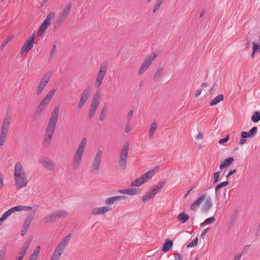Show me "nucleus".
Segmentation results:
<instances>
[{"instance_id":"bf43d9fd","label":"nucleus","mask_w":260,"mask_h":260,"mask_svg":"<svg viewBox=\"0 0 260 260\" xmlns=\"http://www.w3.org/2000/svg\"><path fill=\"white\" fill-rule=\"evenodd\" d=\"M238 212V210L237 209H236L234 210L233 214L232 216V220H234L236 219V218L237 216Z\"/></svg>"},{"instance_id":"7ed1b4c3","label":"nucleus","mask_w":260,"mask_h":260,"mask_svg":"<svg viewBox=\"0 0 260 260\" xmlns=\"http://www.w3.org/2000/svg\"><path fill=\"white\" fill-rule=\"evenodd\" d=\"M55 89H52L47 93L43 100L40 102L37 109L34 112L32 116V118L34 119H37L40 114L45 111L46 106L49 104L53 95L55 93Z\"/></svg>"},{"instance_id":"7c9ffc66","label":"nucleus","mask_w":260,"mask_h":260,"mask_svg":"<svg viewBox=\"0 0 260 260\" xmlns=\"http://www.w3.org/2000/svg\"><path fill=\"white\" fill-rule=\"evenodd\" d=\"M40 249L41 247L40 246H37L28 260H37L39 256Z\"/></svg>"},{"instance_id":"6ab92c4d","label":"nucleus","mask_w":260,"mask_h":260,"mask_svg":"<svg viewBox=\"0 0 260 260\" xmlns=\"http://www.w3.org/2000/svg\"><path fill=\"white\" fill-rule=\"evenodd\" d=\"M36 213V209H33L30 212L28 213L27 216L25 219V221L24 222L23 226L26 228L27 229L29 228V224L31 221L32 220L34 217H35Z\"/></svg>"},{"instance_id":"f03ea898","label":"nucleus","mask_w":260,"mask_h":260,"mask_svg":"<svg viewBox=\"0 0 260 260\" xmlns=\"http://www.w3.org/2000/svg\"><path fill=\"white\" fill-rule=\"evenodd\" d=\"M14 180L17 189H20L26 186L28 181L21 164L17 162L14 168Z\"/></svg>"},{"instance_id":"2f4dec72","label":"nucleus","mask_w":260,"mask_h":260,"mask_svg":"<svg viewBox=\"0 0 260 260\" xmlns=\"http://www.w3.org/2000/svg\"><path fill=\"white\" fill-rule=\"evenodd\" d=\"M165 183L166 180L163 179L162 181L159 182L157 185L154 186L152 190L154 191L155 194H156L162 189L165 185Z\"/></svg>"},{"instance_id":"5fc2aeb1","label":"nucleus","mask_w":260,"mask_h":260,"mask_svg":"<svg viewBox=\"0 0 260 260\" xmlns=\"http://www.w3.org/2000/svg\"><path fill=\"white\" fill-rule=\"evenodd\" d=\"M131 130V127H130V122H127L125 124V132L127 133L129 132Z\"/></svg>"},{"instance_id":"9b49d317","label":"nucleus","mask_w":260,"mask_h":260,"mask_svg":"<svg viewBox=\"0 0 260 260\" xmlns=\"http://www.w3.org/2000/svg\"><path fill=\"white\" fill-rule=\"evenodd\" d=\"M102 151L101 150H99L92 163L91 169V172L92 173L95 174L98 173L102 163Z\"/></svg>"},{"instance_id":"72a5a7b5","label":"nucleus","mask_w":260,"mask_h":260,"mask_svg":"<svg viewBox=\"0 0 260 260\" xmlns=\"http://www.w3.org/2000/svg\"><path fill=\"white\" fill-rule=\"evenodd\" d=\"M157 124L156 122H153L151 124L149 132V138L150 139H152L153 138L157 128Z\"/></svg>"},{"instance_id":"393cba45","label":"nucleus","mask_w":260,"mask_h":260,"mask_svg":"<svg viewBox=\"0 0 260 260\" xmlns=\"http://www.w3.org/2000/svg\"><path fill=\"white\" fill-rule=\"evenodd\" d=\"M234 159L233 157H229L221 162L219 168L221 170L230 166L234 162Z\"/></svg>"},{"instance_id":"09e8293b","label":"nucleus","mask_w":260,"mask_h":260,"mask_svg":"<svg viewBox=\"0 0 260 260\" xmlns=\"http://www.w3.org/2000/svg\"><path fill=\"white\" fill-rule=\"evenodd\" d=\"M198 242V239L197 238L194 239L191 242L189 243L187 246V247H196Z\"/></svg>"},{"instance_id":"b1692460","label":"nucleus","mask_w":260,"mask_h":260,"mask_svg":"<svg viewBox=\"0 0 260 260\" xmlns=\"http://www.w3.org/2000/svg\"><path fill=\"white\" fill-rule=\"evenodd\" d=\"M101 94L100 91H98V90L96 91L93 96V99L92 101V103H91L90 106L98 108L99 104H100V102H101Z\"/></svg>"},{"instance_id":"39448f33","label":"nucleus","mask_w":260,"mask_h":260,"mask_svg":"<svg viewBox=\"0 0 260 260\" xmlns=\"http://www.w3.org/2000/svg\"><path fill=\"white\" fill-rule=\"evenodd\" d=\"M71 238V234L70 233L67 235L58 244L56 247L52 255L50 260H59L62 253L63 252L64 249L68 244Z\"/></svg>"},{"instance_id":"20e7f679","label":"nucleus","mask_w":260,"mask_h":260,"mask_svg":"<svg viewBox=\"0 0 260 260\" xmlns=\"http://www.w3.org/2000/svg\"><path fill=\"white\" fill-rule=\"evenodd\" d=\"M86 144V139H82L73 157L72 162V168L73 170L77 169L81 165L82 157L84 151Z\"/></svg>"},{"instance_id":"dca6fc26","label":"nucleus","mask_w":260,"mask_h":260,"mask_svg":"<svg viewBox=\"0 0 260 260\" xmlns=\"http://www.w3.org/2000/svg\"><path fill=\"white\" fill-rule=\"evenodd\" d=\"M72 7V3L67 4L62 11L59 14L56 19V20L62 23L69 15Z\"/></svg>"},{"instance_id":"79ce46f5","label":"nucleus","mask_w":260,"mask_h":260,"mask_svg":"<svg viewBox=\"0 0 260 260\" xmlns=\"http://www.w3.org/2000/svg\"><path fill=\"white\" fill-rule=\"evenodd\" d=\"M164 0H157L153 9V13H155L159 9Z\"/></svg>"},{"instance_id":"6e6552de","label":"nucleus","mask_w":260,"mask_h":260,"mask_svg":"<svg viewBox=\"0 0 260 260\" xmlns=\"http://www.w3.org/2000/svg\"><path fill=\"white\" fill-rule=\"evenodd\" d=\"M156 171L154 169L149 170L144 175L137 178L131 183V186H139L147 182L155 174Z\"/></svg>"},{"instance_id":"cd10ccee","label":"nucleus","mask_w":260,"mask_h":260,"mask_svg":"<svg viewBox=\"0 0 260 260\" xmlns=\"http://www.w3.org/2000/svg\"><path fill=\"white\" fill-rule=\"evenodd\" d=\"M49 26V24L47 23V22H45L44 21V22L42 23V24L39 27V29L37 32L38 35L39 36H42L45 32L46 30H47Z\"/></svg>"},{"instance_id":"37998d69","label":"nucleus","mask_w":260,"mask_h":260,"mask_svg":"<svg viewBox=\"0 0 260 260\" xmlns=\"http://www.w3.org/2000/svg\"><path fill=\"white\" fill-rule=\"evenodd\" d=\"M252 36V35L251 34V32H249L246 37V40L247 41V43L245 45L246 49L249 47L250 42L251 40Z\"/></svg>"},{"instance_id":"423d86ee","label":"nucleus","mask_w":260,"mask_h":260,"mask_svg":"<svg viewBox=\"0 0 260 260\" xmlns=\"http://www.w3.org/2000/svg\"><path fill=\"white\" fill-rule=\"evenodd\" d=\"M128 151L129 143L126 142L122 146L119 153L118 166L122 170H124L126 168L128 158Z\"/></svg>"},{"instance_id":"8fccbe9b","label":"nucleus","mask_w":260,"mask_h":260,"mask_svg":"<svg viewBox=\"0 0 260 260\" xmlns=\"http://www.w3.org/2000/svg\"><path fill=\"white\" fill-rule=\"evenodd\" d=\"M219 175H220V172H215V173H214V175H213V184H215V183H216L218 182Z\"/></svg>"},{"instance_id":"603ef678","label":"nucleus","mask_w":260,"mask_h":260,"mask_svg":"<svg viewBox=\"0 0 260 260\" xmlns=\"http://www.w3.org/2000/svg\"><path fill=\"white\" fill-rule=\"evenodd\" d=\"M133 111L131 110L128 112L127 115V121L128 122H131V120L133 117Z\"/></svg>"},{"instance_id":"58836bf2","label":"nucleus","mask_w":260,"mask_h":260,"mask_svg":"<svg viewBox=\"0 0 260 260\" xmlns=\"http://www.w3.org/2000/svg\"><path fill=\"white\" fill-rule=\"evenodd\" d=\"M163 72L164 69L162 68H158L153 77V80L156 81L157 79L160 78Z\"/></svg>"},{"instance_id":"ddd939ff","label":"nucleus","mask_w":260,"mask_h":260,"mask_svg":"<svg viewBox=\"0 0 260 260\" xmlns=\"http://www.w3.org/2000/svg\"><path fill=\"white\" fill-rule=\"evenodd\" d=\"M51 72H47L41 78L36 91V93L38 95H39L42 92L43 89L46 86L47 84L48 83L51 77Z\"/></svg>"},{"instance_id":"0eeeda50","label":"nucleus","mask_w":260,"mask_h":260,"mask_svg":"<svg viewBox=\"0 0 260 260\" xmlns=\"http://www.w3.org/2000/svg\"><path fill=\"white\" fill-rule=\"evenodd\" d=\"M68 215V211L64 210H59L54 211L49 215L45 216L43 221L45 223L55 222L59 218H64Z\"/></svg>"},{"instance_id":"052dcab7","label":"nucleus","mask_w":260,"mask_h":260,"mask_svg":"<svg viewBox=\"0 0 260 260\" xmlns=\"http://www.w3.org/2000/svg\"><path fill=\"white\" fill-rule=\"evenodd\" d=\"M210 229L209 228H207L206 230H205L201 234V238L202 239H204L206 236V234L207 232V231Z\"/></svg>"},{"instance_id":"49530a36","label":"nucleus","mask_w":260,"mask_h":260,"mask_svg":"<svg viewBox=\"0 0 260 260\" xmlns=\"http://www.w3.org/2000/svg\"><path fill=\"white\" fill-rule=\"evenodd\" d=\"M10 119H11V113H10V111L7 110V112H6V115L5 117H4L3 122H6V123H10Z\"/></svg>"},{"instance_id":"680f3d73","label":"nucleus","mask_w":260,"mask_h":260,"mask_svg":"<svg viewBox=\"0 0 260 260\" xmlns=\"http://www.w3.org/2000/svg\"><path fill=\"white\" fill-rule=\"evenodd\" d=\"M28 229L23 226V228H22V230L21 231V235L22 236H23L24 234H25L27 232Z\"/></svg>"},{"instance_id":"c756f323","label":"nucleus","mask_w":260,"mask_h":260,"mask_svg":"<svg viewBox=\"0 0 260 260\" xmlns=\"http://www.w3.org/2000/svg\"><path fill=\"white\" fill-rule=\"evenodd\" d=\"M173 244V243L171 240L166 239L162 246V251L165 252L168 251L172 247Z\"/></svg>"},{"instance_id":"c85d7f7f","label":"nucleus","mask_w":260,"mask_h":260,"mask_svg":"<svg viewBox=\"0 0 260 260\" xmlns=\"http://www.w3.org/2000/svg\"><path fill=\"white\" fill-rule=\"evenodd\" d=\"M189 218V216L184 212L180 213L177 217V220L182 223L186 222Z\"/></svg>"},{"instance_id":"a18cd8bd","label":"nucleus","mask_w":260,"mask_h":260,"mask_svg":"<svg viewBox=\"0 0 260 260\" xmlns=\"http://www.w3.org/2000/svg\"><path fill=\"white\" fill-rule=\"evenodd\" d=\"M96 109L97 108L94 107H92L91 106H90V109L88 112V117L89 118H91L93 116L94 113L96 112Z\"/></svg>"},{"instance_id":"f257e3e1","label":"nucleus","mask_w":260,"mask_h":260,"mask_svg":"<svg viewBox=\"0 0 260 260\" xmlns=\"http://www.w3.org/2000/svg\"><path fill=\"white\" fill-rule=\"evenodd\" d=\"M59 110V107L57 106L55 107L51 113L44 138L43 145L45 147H48L50 144L58 120Z\"/></svg>"},{"instance_id":"412c9836","label":"nucleus","mask_w":260,"mask_h":260,"mask_svg":"<svg viewBox=\"0 0 260 260\" xmlns=\"http://www.w3.org/2000/svg\"><path fill=\"white\" fill-rule=\"evenodd\" d=\"M206 198V194H203L201 195L191 206L190 209L191 210H196L199 208L201 203L205 200Z\"/></svg>"},{"instance_id":"e433bc0d","label":"nucleus","mask_w":260,"mask_h":260,"mask_svg":"<svg viewBox=\"0 0 260 260\" xmlns=\"http://www.w3.org/2000/svg\"><path fill=\"white\" fill-rule=\"evenodd\" d=\"M257 52H260V44H256L255 43H253L252 46V53L251 54V57H253L254 54Z\"/></svg>"},{"instance_id":"338daca9","label":"nucleus","mask_w":260,"mask_h":260,"mask_svg":"<svg viewBox=\"0 0 260 260\" xmlns=\"http://www.w3.org/2000/svg\"><path fill=\"white\" fill-rule=\"evenodd\" d=\"M250 247V245H246L245 246L242 251V253L241 254V255L244 253V252H246V251H247V249Z\"/></svg>"},{"instance_id":"2eb2a0df","label":"nucleus","mask_w":260,"mask_h":260,"mask_svg":"<svg viewBox=\"0 0 260 260\" xmlns=\"http://www.w3.org/2000/svg\"><path fill=\"white\" fill-rule=\"evenodd\" d=\"M257 131V127L256 126H254L251 128L248 132H241V139L239 141V144L241 145H243L246 141V138L255 136L256 134Z\"/></svg>"},{"instance_id":"a19ab883","label":"nucleus","mask_w":260,"mask_h":260,"mask_svg":"<svg viewBox=\"0 0 260 260\" xmlns=\"http://www.w3.org/2000/svg\"><path fill=\"white\" fill-rule=\"evenodd\" d=\"M251 120L254 122H257L260 120V112L258 111L255 112L251 116Z\"/></svg>"},{"instance_id":"f704fd0d","label":"nucleus","mask_w":260,"mask_h":260,"mask_svg":"<svg viewBox=\"0 0 260 260\" xmlns=\"http://www.w3.org/2000/svg\"><path fill=\"white\" fill-rule=\"evenodd\" d=\"M223 100V95L222 94L218 95L213 100H211L210 105L214 106Z\"/></svg>"},{"instance_id":"a878e982","label":"nucleus","mask_w":260,"mask_h":260,"mask_svg":"<svg viewBox=\"0 0 260 260\" xmlns=\"http://www.w3.org/2000/svg\"><path fill=\"white\" fill-rule=\"evenodd\" d=\"M126 197L124 196H115L112 197L111 198H109L105 200V204L106 205H111L114 204L115 202L120 201L122 199H125Z\"/></svg>"},{"instance_id":"4d7b16f0","label":"nucleus","mask_w":260,"mask_h":260,"mask_svg":"<svg viewBox=\"0 0 260 260\" xmlns=\"http://www.w3.org/2000/svg\"><path fill=\"white\" fill-rule=\"evenodd\" d=\"M229 136H228L227 137H226L224 138L220 139L219 141V143L220 144H222V143L227 142L229 140Z\"/></svg>"},{"instance_id":"aec40b11","label":"nucleus","mask_w":260,"mask_h":260,"mask_svg":"<svg viewBox=\"0 0 260 260\" xmlns=\"http://www.w3.org/2000/svg\"><path fill=\"white\" fill-rule=\"evenodd\" d=\"M142 191L140 188H132L129 189H125L123 190H119L118 192L121 193H125L131 196L139 194Z\"/></svg>"},{"instance_id":"a211bd4d","label":"nucleus","mask_w":260,"mask_h":260,"mask_svg":"<svg viewBox=\"0 0 260 260\" xmlns=\"http://www.w3.org/2000/svg\"><path fill=\"white\" fill-rule=\"evenodd\" d=\"M39 162L44 168L49 171H53L55 169V164L52 159H40Z\"/></svg>"},{"instance_id":"6e6d98bb","label":"nucleus","mask_w":260,"mask_h":260,"mask_svg":"<svg viewBox=\"0 0 260 260\" xmlns=\"http://www.w3.org/2000/svg\"><path fill=\"white\" fill-rule=\"evenodd\" d=\"M6 252V247H4L1 250H0V256L4 257L5 253Z\"/></svg>"},{"instance_id":"0e129e2a","label":"nucleus","mask_w":260,"mask_h":260,"mask_svg":"<svg viewBox=\"0 0 260 260\" xmlns=\"http://www.w3.org/2000/svg\"><path fill=\"white\" fill-rule=\"evenodd\" d=\"M4 186L3 183V176L2 174H0V187L2 188Z\"/></svg>"},{"instance_id":"c03bdc74","label":"nucleus","mask_w":260,"mask_h":260,"mask_svg":"<svg viewBox=\"0 0 260 260\" xmlns=\"http://www.w3.org/2000/svg\"><path fill=\"white\" fill-rule=\"evenodd\" d=\"M228 184H229V181H225L221 182L220 183H219L216 186V187L215 188V191L217 192L220 188L225 186Z\"/></svg>"},{"instance_id":"774afa93","label":"nucleus","mask_w":260,"mask_h":260,"mask_svg":"<svg viewBox=\"0 0 260 260\" xmlns=\"http://www.w3.org/2000/svg\"><path fill=\"white\" fill-rule=\"evenodd\" d=\"M216 83H214L213 86H212V87L211 88V93H212L213 92H214L216 89Z\"/></svg>"},{"instance_id":"ea45409f","label":"nucleus","mask_w":260,"mask_h":260,"mask_svg":"<svg viewBox=\"0 0 260 260\" xmlns=\"http://www.w3.org/2000/svg\"><path fill=\"white\" fill-rule=\"evenodd\" d=\"M107 113V108L106 107V106H104L102 108L100 116V119L101 121H103L106 117Z\"/></svg>"},{"instance_id":"1a4fd4ad","label":"nucleus","mask_w":260,"mask_h":260,"mask_svg":"<svg viewBox=\"0 0 260 260\" xmlns=\"http://www.w3.org/2000/svg\"><path fill=\"white\" fill-rule=\"evenodd\" d=\"M108 69V61H104L100 65V70L99 71L95 82V86L96 88H100L103 80L104 79Z\"/></svg>"},{"instance_id":"13d9d810","label":"nucleus","mask_w":260,"mask_h":260,"mask_svg":"<svg viewBox=\"0 0 260 260\" xmlns=\"http://www.w3.org/2000/svg\"><path fill=\"white\" fill-rule=\"evenodd\" d=\"M236 172V169H231L228 174L226 175V178H229L230 176L232 175L233 174H234Z\"/></svg>"},{"instance_id":"5701e85b","label":"nucleus","mask_w":260,"mask_h":260,"mask_svg":"<svg viewBox=\"0 0 260 260\" xmlns=\"http://www.w3.org/2000/svg\"><path fill=\"white\" fill-rule=\"evenodd\" d=\"M112 209L109 206L102 207L93 209L91 211L93 215L103 214L107 211L111 210Z\"/></svg>"},{"instance_id":"69168bd1","label":"nucleus","mask_w":260,"mask_h":260,"mask_svg":"<svg viewBox=\"0 0 260 260\" xmlns=\"http://www.w3.org/2000/svg\"><path fill=\"white\" fill-rule=\"evenodd\" d=\"M241 254H239L237 253L235 255V257H234V258L233 260H239L240 258H241Z\"/></svg>"},{"instance_id":"3c124183","label":"nucleus","mask_w":260,"mask_h":260,"mask_svg":"<svg viewBox=\"0 0 260 260\" xmlns=\"http://www.w3.org/2000/svg\"><path fill=\"white\" fill-rule=\"evenodd\" d=\"M57 49L55 45H54L52 47L51 51L50 53V58L53 57L56 53Z\"/></svg>"},{"instance_id":"f8f14e48","label":"nucleus","mask_w":260,"mask_h":260,"mask_svg":"<svg viewBox=\"0 0 260 260\" xmlns=\"http://www.w3.org/2000/svg\"><path fill=\"white\" fill-rule=\"evenodd\" d=\"M156 56L157 55L156 54L155 52H153L145 58L141 66L139 68L138 71L139 75H142L148 69V68L152 63L154 59Z\"/></svg>"},{"instance_id":"de8ad7c7","label":"nucleus","mask_w":260,"mask_h":260,"mask_svg":"<svg viewBox=\"0 0 260 260\" xmlns=\"http://www.w3.org/2000/svg\"><path fill=\"white\" fill-rule=\"evenodd\" d=\"M215 219L214 217H211L206 219L202 223V225H206L210 223H212L214 222Z\"/></svg>"},{"instance_id":"4468645a","label":"nucleus","mask_w":260,"mask_h":260,"mask_svg":"<svg viewBox=\"0 0 260 260\" xmlns=\"http://www.w3.org/2000/svg\"><path fill=\"white\" fill-rule=\"evenodd\" d=\"M35 33L34 32L25 42L24 45L20 50L21 55L24 53L27 54L28 52L33 47L35 39Z\"/></svg>"},{"instance_id":"c9c22d12","label":"nucleus","mask_w":260,"mask_h":260,"mask_svg":"<svg viewBox=\"0 0 260 260\" xmlns=\"http://www.w3.org/2000/svg\"><path fill=\"white\" fill-rule=\"evenodd\" d=\"M89 90L90 89L89 87L85 89L82 93V95L80 99L83 100L84 101H86L89 96Z\"/></svg>"},{"instance_id":"4c0bfd02","label":"nucleus","mask_w":260,"mask_h":260,"mask_svg":"<svg viewBox=\"0 0 260 260\" xmlns=\"http://www.w3.org/2000/svg\"><path fill=\"white\" fill-rule=\"evenodd\" d=\"M55 13L53 12H50L47 16L46 19L44 20L45 22L50 24V22L54 19Z\"/></svg>"},{"instance_id":"e2e57ef3","label":"nucleus","mask_w":260,"mask_h":260,"mask_svg":"<svg viewBox=\"0 0 260 260\" xmlns=\"http://www.w3.org/2000/svg\"><path fill=\"white\" fill-rule=\"evenodd\" d=\"M61 24V23L59 22L57 20H55L54 25L53 27L54 29H56Z\"/></svg>"},{"instance_id":"864d4df0","label":"nucleus","mask_w":260,"mask_h":260,"mask_svg":"<svg viewBox=\"0 0 260 260\" xmlns=\"http://www.w3.org/2000/svg\"><path fill=\"white\" fill-rule=\"evenodd\" d=\"M85 102H86L85 101H84L83 100L80 99V101L79 102V103L78 104V109H81L83 107Z\"/></svg>"},{"instance_id":"473e14b6","label":"nucleus","mask_w":260,"mask_h":260,"mask_svg":"<svg viewBox=\"0 0 260 260\" xmlns=\"http://www.w3.org/2000/svg\"><path fill=\"white\" fill-rule=\"evenodd\" d=\"M155 194L154 191L151 190L142 197V201L144 203L146 202L148 200L152 198Z\"/></svg>"},{"instance_id":"9d476101","label":"nucleus","mask_w":260,"mask_h":260,"mask_svg":"<svg viewBox=\"0 0 260 260\" xmlns=\"http://www.w3.org/2000/svg\"><path fill=\"white\" fill-rule=\"evenodd\" d=\"M32 207L30 206H17L7 210L0 218L1 224L2 222L6 219L12 213L15 211H31Z\"/></svg>"},{"instance_id":"4be33fe9","label":"nucleus","mask_w":260,"mask_h":260,"mask_svg":"<svg viewBox=\"0 0 260 260\" xmlns=\"http://www.w3.org/2000/svg\"><path fill=\"white\" fill-rule=\"evenodd\" d=\"M212 202L210 197L206 198L205 203L202 207L201 211L203 213H207L211 208Z\"/></svg>"},{"instance_id":"bb28decb","label":"nucleus","mask_w":260,"mask_h":260,"mask_svg":"<svg viewBox=\"0 0 260 260\" xmlns=\"http://www.w3.org/2000/svg\"><path fill=\"white\" fill-rule=\"evenodd\" d=\"M31 239H29L27 240L24 243L23 247L21 248L20 251L19 252V254L20 256L19 257H21L22 259H23V257L26 252V251L28 248V247L30 245V242H31Z\"/></svg>"},{"instance_id":"f3484780","label":"nucleus","mask_w":260,"mask_h":260,"mask_svg":"<svg viewBox=\"0 0 260 260\" xmlns=\"http://www.w3.org/2000/svg\"><path fill=\"white\" fill-rule=\"evenodd\" d=\"M10 123L6 122H3L1 133L0 136V145L3 146L5 141H6L7 136L8 135V129L9 128Z\"/></svg>"}]
</instances>
